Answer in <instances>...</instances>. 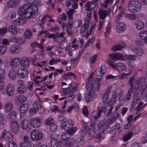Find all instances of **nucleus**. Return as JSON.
I'll list each match as a JSON object with an SVG mask.
<instances>
[{
  "label": "nucleus",
  "instance_id": "1",
  "mask_svg": "<svg viewBox=\"0 0 147 147\" xmlns=\"http://www.w3.org/2000/svg\"><path fill=\"white\" fill-rule=\"evenodd\" d=\"M18 14L21 17L29 19L36 13L38 14V8L29 4H24L19 7L18 9Z\"/></svg>",
  "mask_w": 147,
  "mask_h": 147
},
{
  "label": "nucleus",
  "instance_id": "2",
  "mask_svg": "<svg viewBox=\"0 0 147 147\" xmlns=\"http://www.w3.org/2000/svg\"><path fill=\"white\" fill-rule=\"evenodd\" d=\"M107 63L112 67L115 70H117L119 72H121L126 69L125 64L122 63H118L114 64V63L112 61L108 60L107 61Z\"/></svg>",
  "mask_w": 147,
  "mask_h": 147
},
{
  "label": "nucleus",
  "instance_id": "3",
  "mask_svg": "<svg viewBox=\"0 0 147 147\" xmlns=\"http://www.w3.org/2000/svg\"><path fill=\"white\" fill-rule=\"evenodd\" d=\"M140 3L137 1H130L128 4V9L132 13L138 11L140 9Z\"/></svg>",
  "mask_w": 147,
  "mask_h": 147
},
{
  "label": "nucleus",
  "instance_id": "4",
  "mask_svg": "<svg viewBox=\"0 0 147 147\" xmlns=\"http://www.w3.org/2000/svg\"><path fill=\"white\" fill-rule=\"evenodd\" d=\"M30 136L32 140L34 141H37L40 140L42 138V134L41 132L34 130L31 132Z\"/></svg>",
  "mask_w": 147,
  "mask_h": 147
},
{
  "label": "nucleus",
  "instance_id": "5",
  "mask_svg": "<svg viewBox=\"0 0 147 147\" xmlns=\"http://www.w3.org/2000/svg\"><path fill=\"white\" fill-rule=\"evenodd\" d=\"M103 104L104 105L102 106L101 107H98V116H95L94 117V118L95 119H96L100 116L101 114V112L105 113L107 111L108 109L107 107V103H103Z\"/></svg>",
  "mask_w": 147,
  "mask_h": 147
},
{
  "label": "nucleus",
  "instance_id": "6",
  "mask_svg": "<svg viewBox=\"0 0 147 147\" xmlns=\"http://www.w3.org/2000/svg\"><path fill=\"white\" fill-rule=\"evenodd\" d=\"M111 89V87L108 86L106 89V91L100 96V97L101 98V100H102L103 103H107V100L110 93Z\"/></svg>",
  "mask_w": 147,
  "mask_h": 147
},
{
  "label": "nucleus",
  "instance_id": "7",
  "mask_svg": "<svg viewBox=\"0 0 147 147\" xmlns=\"http://www.w3.org/2000/svg\"><path fill=\"white\" fill-rule=\"evenodd\" d=\"M74 124L72 121L69 119L61 123V127L62 129L67 130L69 128L73 127Z\"/></svg>",
  "mask_w": 147,
  "mask_h": 147
},
{
  "label": "nucleus",
  "instance_id": "8",
  "mask_svg": "<svg viewBox=\"0 0 147 147\" xmlns=\"http://www.w3.org/2000/svg\"><path fill=\"white\" fill-rule=\"evenodd\" d=\"M109 56L113 61L117 60H123L125 59V56L122 55L121 54L115 53L109 55Z\"/></svg>",
  "mask_w": 147,
  "mask_h": 147
},
{
  "label": "nucleus",
  "instance_id": "9",
  "mask_svg": "<svg viewBox=\"0 0 147 147\" xmlns=\"http://www.w3.org/2000/svg\"><path fill=\"white\" fill-rule=\"evenodd\" d=\"M30 123L32 127L35 128L39 127L41 124L40 119L38 117L31 119L30 120Z\"/></svg>",
  "mask_w": 147,
  "mask_h": 147
},
{
  "label": "nucleus",
  "instance_id": "10",
  "mask_svg": "<svg viewBox=\"0 0 147 147\" xmlns=\"http://www.w3.org/2000/svg\"><path fill=\"white\" fill-rule=\"evenodd\" d=\"M17 73L19 77L21 78H26L28 75V72L27 69L24 68H21L18 69Z\"/></svg>",
  "mask_w": 147,
  "mask_h": 147
},
{
  "label": "nucleus",
  "instance_id": "11",
  "mask_svg": "<svg viewBox=\"0 0 147 147\" xmlns=\"http://www.w3.org/2000/svg\"><path fill=\"white\" fill-rule=\"evenodd\" d=\"M4 138L6 140H7L9 142H12L13 139V136L11 132L9 131H5L2 134L1 138Z\"/></svg>",
  "mask_w": 147,
  "mask_h": 147
},
{
  "label": "nucleus",
  "instance_id": "12",
  "mask_svg": "<svg viewBox=\"0 0 147 147\" xmlns=\"http://www.w3.org/2000/svg\"><path fill=\"white\" fill-rule=\"evenodd\" d=\"M7 95L8 96H12L15 90L14 86L11 84L7 85L6 90Z\"/></svg>",
  "mask_w": 147,
  "mask_h": 147
},
{
  "label": "nucleus",
  "instance_id": "13",
  "mask_svg": "<svg viewBox=\"0 0 147 147\" xmlns=\"http://www.w3.org/2000/svg\"><path fill=\"white\" fill-rule=\"evenodd\" d=\"M21 51V47L17 45H13L10 48V52L13 54H16L20 52Z\"/></svg>",
  "mask_w": 147,
  "mask_h": 147
},
{
  "label": "nucleus",
  "instance_id": "14",
  "mask_svg": "<svg viewBox=\"0 0 147 147\" xmlns=\"http://www.w3.org/2000/svg\"><path fill=\"white\" fill-rule=\"evenodd\" d=\"M125 46V44L123 41H120L118 44L113 46L112 50L114 51L121 50L122 48H124Z\"/></svg>",
  "mask_w": 147,
  "mask_h": 147
},
{
  "label": "nucleus",
  "instance_id": "15",
  "mask_svg": "<svg viewBox=\"0 0 147 147\" xmlns=\"http://www.w3.org/2000/svg\"><path fill=\"white\" fill-rule=\"evenodd\" d=\"M101 79V78H96V79H92L90 85V90H92L94 86V85L96 83V87L98 89L100 86V81Z\"/></svg>",
  "mask_w": 147,
  "mask_h": 147
},
{
  "label": "nucleus",
  "instance_id": "16",
  "mask_svg": "<svg viewBox=\"0 0 147 147\" xmlns=\"http://www.w3.org/2000/svg\"><path fill=\"white\" fill-rule=\"evenodd\" d=\"M10 128L12 131L15 134H16L19 129V125L17 122L16 121L11 122L10 125Z\"/></svg>",
  "mask_w": 147,
  "mask_h": 147
},
{
  "label": "nucleus",
  "instance_id": "17",
  "mask_svg": "<svg viewBox=\"0 0 147 147\" xmlns=\"http://www.w3.org/2000/svg\"><path fill=\"white\" fill-rule=\"evenodd\" d=\"M105 121H104L102 120L98 124V127L99 129L103 127L104 128H103L102 130H105L106 133H107L108 132V131L110 129V127H109L105 125Z\"/></svg>",
  "mask_w": 147,
  "mask_h": 147
},
{
  "label": "nucleus",
  "instance_id": "18",
  "mask_svg": "<svg viewBox=\"0 0 147 147\" xmlns=\"http://www.w3.org/2000/svg\"><path fill=\"white\" fill-rule=\"evenodd\" d=\"M20 0H11L7 2V7L11 8L16 7L20 4Z\"/></svg>",
  "mask_w": 147,
  "mask_h": 147
},
{
  "label": "nucleus",
  "instance_id": "19",
  "mask_svg": "<svg viewBox=\"0 0 147 147\" xmlns=\"http://www.w3.org/2000/svg\"><path fill=\"white\" fill-rule=\"evenodd\" d=\"M99 69V71H98L96 74V76L97 77H101L104 74L106 71V68L103 65H100Z\"/></svg>",
  "mask_w": 147,
  "mask_h": 147
},
{
  "label": "nucleus",
  "instance_id": "20",
  "mask_svg": "<svg viewBox=\"0 0 147 147\" xmlns=\"http://www.w3.org/2000/svg\"><path fill=\"white\" fill-rule=\"evenodd\" d=\"M20 63V59L18 57H14L12 59L10 62V64L13 67H15L19 65Z\"/></svg>",
  "mask_w": 147,
  "mask_h": 147
},
{
  "label": "nucleus",
  "instance_id": "21",
  "mask_svg": "<svg viewBox=\"0 0 147 147\" xmlns=\"http://www.w3.org/2000/svg\"><path fill=\"white\" fill-rule=\"evenodd\" d=\"M125 26L123 23L120 22L117 25L116 30L118 32L121 33L125 30Z\"/></svg>",
  "mask_w": 147,
  "mask_h": 147
},
{
  "label": "nucleus",
  "instance_id": "22",
  "mask_svg": "<svg viewBox=\"0 0 147 147\" xmlns=\"http://www.w3.org/2000/svg\"><path fill=\"white\" fill-rule=\"evenodd\" d=\"M28 108V104H24L20 106L18 109V110L20 111L21 113H25L27 111Z\"/></svg>",
  "mask_w": 147,
  "mask_h": 147
},
{
  "label": "nucleus",
  "instance_id": "23",
  "mask_svg": "<svg viewBox=\"0 0 147 147\" xmlns=\"http://www.w3.org/2000/svg\"><path fill=\"white\" fill-rule=\"evenodd\" d=\"M77 130V127H72L66 130V134L70 136H72L75 133Z\"/></svg>",
  "mask_w": 147,
  "mask_h": 147
},
{
  "label": "nucleus",
  "instance_id": "24",
  "mask_svg": "<svg viewBox=\"0 0 147 147\" xmlns=\"http://www.w3.org/2000/svg\"><path fill=\"white\" fill-rule=\"evenodd\" d=\"M28 121L27 120L25 119L22 121L21 123V126L24 129H25L29 128L30 129L29 127L30 125Z\"/></svg>",
  "mask_w": 147,
  "mask_h": 147
},
{
  "label": "nucleus",
  "instance_id": "25",
  "mask_svg": "<svg viewBox=\"0 0 147 147\" xmlns=\"http://www.w3.org/2000/svg\"><path fill=\"white\" fill-rule=\"evenodd\" d=\"M76 88L74 86L71 85L69 87L66 88H62L61 91L64 93H67L71 91L75 92Z\"/></svg>",
  "mask_w": 147,
  "mask_h": 147
},
{
  "label": "nucleus",
  "instance_id": "26",
  "mask_svg": "<svg viewBox=\"0 0 147 147\" xmlns=\"http://www.w3.org/2000/svg\"><path fill=\"white\" fill-rule=\"evenodd\" d=\"M26 20L21 18H19L13 21V23L16 25H21L26 22Z\"/></svg>",
  "mask_w": 147,
  "mask_h": 147
},
{
  "label": "nucleus",
  "instance_id": "27",
  "mask_svg": "<svg viewBox=\"0 0 147 147\" xmlns=\"http://www.w3.org/2000/svg\"><path fill=\"white\" fill-rule=\"evenodd\" d=\"M98 14L99 16V18L100 19H104L106 18L107 15V11L103 9H99Z\"/></svg>",
  "mask_w": 147,
  "mask_h": 147
},
{
  "label": "nucleus",
  "instance_id": "28",
  "mask_svg": "<svg viewBox=\"0 0 147 147\" xmlns=\"http://www.w3.org/2000/svg\"><path fill=\"white\" fill-rule=\"evenodd\" d=\"M8 31L12 34H15L18 32L17 28L15 26H10L8 28Z\"/></svg>",
  "mask_w": 147,
  "mask_h": 147
},
{
  "label": "nucleus",
  "instance_id": "29",
  "mask_svg": "<svg viewBox=\"0 0 147 147\" xmlns=\"http://www.w3.org/2000/svg\"><path fill=\"white\" fill-rule=\"evenodd\" d=\"M21 63L22 66L26 67L29 64V61L27 58L24 57L21 59Z\"/></svg>",
  "mask_w": 147,
  "mask_h": 147
},
{
  "label": "nucleus",
  "instance_id": "30",
  "mask_svg": "<svg viewBox=\"0 0 147 147\" xmlns=\"http://www.w3.org/2000/svg\"><path fill=\"white\" fill-rule=\"evenodd\" d=\"M17 74L16 71L13 69H11L9 72V76L10 78L13 80L16 79Z\"/></svg>",
  "mask_w": 147,
  "mask_h": 147
},
{
  "label": "nucleus",
  "instance_id": "31",
  "mask_svg": "<svg viewBox=\"0 0 147 147\" xmlns=\"http://www.w3.org/2000/svg\"><path fill=\"white\" fill-rule=\"evenodd\" d=\"M5 110L6 111L9 112L13 107V105L10 102H7L4 105Z\"/></svg>",
  "mask_w": 147,
  "mask_h": 147
},
{
  "label": "nucleus",
  "instance_id": "32",
  "mask_svg": "<svg viewBox=\"0 0 147 147\" xmlns=\"http://www.w3.org/2000/svg\"><path fill=\"white\" fill-rule=\"evenodd\" d=\"M136 28L139 30H142L144 26V24L141 21H138L137 22H136Z\"/></svg>",
  "mask_w": 147,
  "mask_h": 147
},
{
  "label": "nucleus",
  "instance_id": "33",
  "mask_svg": "<svg viewBox=\"0 0 147 147\" xmlns=\"http://www.w3.org/2000/svg\"><path fill=\"white\" fill-rule=\"evenodd\" d=\"M27 90V88L24 86H20L17 88L18 92L20 94H23Z\"/></svg>",
  "mask_w": 147,
  "mask_h": 147
},
{
  "label": "nucleus",
  "instance_id": "34",
  "mask_svg": "<svg viewBox=\"0 0 147 147\" xmlns=\"http://www.w3.org/2000/svg\"><path fill=\"white\" fill-rule=\"evenodd\" d=\"M16 117V114L14 111L11 112L9 114V120L11 121H14Z\"/></svg>",
  "mask_w": 147,
  "mask_h": 147
},
{
  "label": "nucleus",
  "instance_id": "35",
  "mask_svg": "<svg viewBox=\"0 0 147 147\" xmlns=\"http://www.w3.org/2000/svg\"><path fill=\"white\" fill-rule=\"evenodd\" d=\"M119 115L118 113H117L116 115H113L111 120L108 121L107 123L108 125H110L117 119V118L119 117Z\"/></svg>",
  "mask_w": 147,
  "mask_h": 147
},
{
  "label": "nucleus",
  "instance_id": "36",
  "mask_svg": "<svg viewBox=\"0 0 147 147\" xmlns=\"http://www.w3.org/2000/svg\"><path fill=\"white\" fill-rule=\"evenodd\" d=\"M14 39L15 40V41L16 42L19 44H23L25 42L24 39H22V38L20 37H17L15 36L14 37Z\"/></svg>",
  "mask_w": 147,
  "mask_h": 147
},
{
  "label": "nucleus",
  "instance_id": "37",
  "mask_svg": "<svg viewBox=\"0 0 147 147\" xmlns=\"http://www.w3.org/2000/svg\"><path fill=\"white\" fill-rule=\"evenodd\" d=\"M139 36L141 39L145 40L147 38V31L144 30L141 31L140 33Z\"/></svg>",
  "mask_w": 147,
  "mask_h": 147
},
{
  "label": "nucleus",
  "instance_id": "38",
  "mask_svg": "<svg viewBox=\"0 0 147 147\" xmlns=\"http://www.w3.org/2000/svg\"><path fill=\"white\" fill-rule=\"evenodd\" d=\"M105 130H102L100 132L98 133L96 136V138L97 139H100L103 138V137L105 135Z\"/></svg>",
  "mask_w": 147,
  "mask_h": 147
},
{
  "label": "nucleus",
  "instance_id": "39",
  "mask_svg": "<svg viewBox=\"0 0 147 147\" xmlns=\"http://www.w3.org/2000/svg\"><path fill=\"white\" fill-rule=\"evenodd\" d=\"M66 119V117L63 115V114H60L58 115L57 117V120L59 121L61 123L65 122V121Z\"/></svg>",
  "mask_w": 147,
  "mask_h": 147
},
{
  "label": "nucleus",
  "instance_id": "40",
  "mask_svg": "<svg viewBox=\"0 0 147 147\" xmlns=\"http://www.w3.org/2000/svg\"><path fill=\"white\" fill-rule=\"evenodd\" d=\"M132 134V133L129 132L126 135L123 136V138L125 142L127 141L131 138Z\"/></svg>",
  "mask_w": 147,
  "mask_h": 147
},
{
  "label": "nucleus",
  "instance_id": "41",
  "mask_svg": "<svg viewBox=\"0 0 147 147\" xmlns=\"http://www.w3.org/2000/svg\"><path fill=\"white\" fill-rule=\"evenodd\" d=\"M33 107L35 109H39L41 107L40 102L38 101H35L33 104Z\"/></svg>",
  "mask_w": 147,
  "mask_h": 147
},
{
  "label": "nucleus",
  "instance_id": "42",
  "mask_svg": "<svg viewBox=\"0 0 147 147\" xmlns=\"http://www.w3.org/2000/svg\"><path fill=\"white\" fill-rule=\"evenodd\" d=\"M6 50V46L5 45L0 46V55H3Z\"/></svg>",
  "mask_w": 147,
  "mask_h": 147
},
{
  "label": "nucleus",
  "instance_id": "43",
  "mask_svg": "<svg viewBox=\"0 0 147 147\" xmlns=\"http://www.w3.org/2000/svg\"><path fill=\"white\" fill-rule=\"evenodd\" d=\"M17 99L19 102L22 103L26 101V98L23 95H20L17 97Z\"/></svg>",
  "mask_w": 147,
  "mask_h": 147
},
{
  "label": "nucleus",
  "instance_id": "44",
  "mask_svg": "<svg viewBox=\"0 0 147 147\" xmlns=\"http://www.w3.org/2000/svg\"><path fill=\"white\" fill-rule=\"evenodd\" d=\"M25 37L27 38H30L32 37V35L31 32L28 29L26 30L24 33Z\"/></svg>",
  "mask_w": 147,
  "mask_h": 147
},
{
  "label": "nucleus",
  "instance_id": "45",
  "mask_svg": "<svg viewBox=\"0 0 147 147\" xmlns=\"http://www.w3.org/2000/svg\"><path fill=\"white\" fill-rule=\"evenodd\" d=\"M124 56H125V59L127 58L129 60H135L136 58V55H125Z\"/></svg>",
  "mask_w": 147,
  "mask_h": 147
},
{
  "label": "nucleus",
  "instance_id": "46",
  "mask_svg": "<svg viewBox=\"0 0 147 147\" xmlns=\"http://www.w3.org/2000/svg\"><path fill=\"white\" fill-rule=\"evenodd\" d=\"M58 144L57 140H51L50 147H57Z\"/></svg>",
  "mask_w": 147,
  "mask_h": 147
},
{
  "label": "nucleus",
  "instance_id": "47",
  "mask_svg": "<svg viewBox=\"0 0 147 147\" xmlns=\"http://www.w3.org/2000/svg\"><path fill=\"white\" fill-rule=\"evenodd\" d=\"M91 95L90 91H87L85 96V99L87 102H90L91 100Z\"/></svg>",
  "mask_w": 147,
  "mask_h": 147
},
{
  "label": "nucleus",
  "instance_id": "48",
  "mask_svg": "<svg viewBox=\"0 0 147 147\" xmlns=\"http://www.w3.org/2000/svg\"><path fill=\"white\" fill-rule=\"evenodd\" d=\"M133 90L129 88L128 91V93L126 95L125 99L127 100H129L131 98V95L132 93Z\"/></svg>",
  "mask_w": 147,
  "mask_h": 147
},
{
  "label": "nucleus",
  "instance_id": "49",
  "mask_svg": "<svg viewBox=\"0 0 147 147\" xmlns=\"http://www.w3.org/2000/svg\"><path fill=\"white\" fill-rule=\"evenodd\" d=\"M126 17L130 20H135L136 18V16L134 14H127L126 15Z\"/></svg>",
  "mask_w": 147,
  "mask_h": 147
},
{
  "label": "nucleus",
  "instance_id": "50",
  "mask_svg": "<svg viewBox=\"0 0 147 147\" xmlns=\"http://www.w3.org/2000/svg\"><path fill=\"white\" fill-rule=\"evenodd\" d=\"M7 30V27H4L0 28V35L2 36L5 34Z\"/></svg>",
  "mask_w": 147,
  "mask_h": 147
},
{
  "label": "nucleus",
  "instance_id": "51",
  "mask_svg": "<svg viewBox=\"0 0 147 147\" xmlns=\"http://www.w3.org/2000/svg\"><path fill=\"white\" fill-rule=\"evenodd\" d=\"M111 30V25L110 24L108 25L107 27L106 28V31L105 33V36L107 37L109 34L110 31Z\"/></svg>",
  "mask_w": 147,
  "mask_h": 147
},
{
  "label": "nucleus",
  "instance_id": "52",
  "mask_svg": "<svg viewBox=\"0 0 147 147\" xmlns=\"http://www.w3.org/2000/svg\"><path fill=\"white\" fill-rule=\"evenodd\" d=\"M54 123V120L51 118H49L45 121L46 124L48 125H49V126L51 125H52V124Z\"/></svg>",
  "mask_w": 147,
  "mask_h": 147
},
{
  "label": "nucleus",
  "instance_id": "53",
  "mask_svg": "<svg viewBox=\"0 0 147 147\" xmlns=\"http://www.w3.org/2000/svg\"><path fill=\"white\" fill-rule=\"evenodd\" d=\"M24 141L20 143H25L26 144H30L29 142V139L28 136L26 135L23 137Z\"/></svg>",
  "mask_w": 147,
  "mask_h": 147
},
{
  "label": "nucleus",
  "instance_id": "54",
  "mask_svg": "<svg viewBox=\"0 0 147 147\" xmlns=\"http://www.w3.org/2000/svg\"><path fill=\"white\" fill-rule=\"evenodd\" d=\"M95 132L93 129H89L88 131V134L89 137L90 138V139H92V138L94 137V135Z\"/></svg>",
  "mask_w": 147,
  "mask_h": 147
},
{
  "label": "nucleus",
  "instance_id": "55",
  "mask_svg": "<svg viewBox=\"0 0 147 147\" xmlns=\"http://www.w3.org/2000/svg\"><path fill=\"white\" fill-rule=\"evenodd\" d=\"M51 130L52 131H54L57 128V125L55 123L49 126Z\"/></svg>",
  "mask_w": 147,
  "mask_h": 147
},
{
  "label": "nucleus",
  "instance_id": "56",
  "mask_svg": "<svg viewBox=\"0 0 147 147\" xmlns=\"http://www.w3.org/2000/svg\"><path fill=\"white\" fill-rule=\"evenodd\" d=\"M134 76L133 75L132 77L129 79V83L130 86H131V87L129 88H131V90H133V81L134 80Z\"/></svg>",
  "mask_w": 147,
  "mask_h": 147
},
{
  "label": "nucleus",
  "instance_id": "57",
  "mask_svg": "<svg viewBox=\"0 0 147 147\" xmlns=\"http://www.w3.org/2000/svg\"><path fill=\"white\" fill-rule=\"evenodd\" d=\"M79 132L80 134L85 135L87 132V129L81 127Z\"/></svg>",
  "mask_w": 147,
  "mask_h": 147
},
{
  "label": "nucleus",
  "instance_id": "58",
  "mask_svg": "<svg viewBox=\"0 0 147 147\" xmlns=\"http://www.w3.org/2000/svg\"><path fill=\"white\" fill-rule=\"evenodd\" d=\"M136 53L138 56H141L144 53V51L142 49L138 48L136 50Z\"/></svg>",
  "mask_w": 147,
  "mask_h": 147
},
{
  "label": "nucleus",
  "instance_id": "59",
  "mask_svg": "<svg viewBox=\"0 0 147 147\" xmlns=\"http://www.w3.org/2000/svg\"><path fill=\"white\" fill-rule=\"evenodd\" d=\"M89 20L87 19H85V22L84 25V28L85 29H87L89 28Z\"/></svg>",
  "mask_w": 147,
  "mask_h": 147
},
{
  "label": "nucleus",
  "instance_id": "60",
  "mask_svg": "<svg viewBox=\"0 0 147 147\" xmlns=\"http://www.w3.org/2000/svg\"><path fill=\"white\" fill-rule=\"evenodd\" d=\"M58 137V135L55 133L52 134L50 136V138L51 139V140H57V139Z\"/></svg>",
  "mask_w": 147,
  "mask_h": 147
},
{
  "label": "nucleus",
  "instance_id": "61",
  "mask_svg": "<svg viewBox=\"0 0 147 147\" xmlns=\"http://www.w3.org/2000/svg\"><path fill=\"white\" fill-rule=\"evenodd\" d=\"M144 40L141 39H138L136 41V43L139 46L142 45L144 43Z\"/></svg>",
  "mask_w": 147,
  "mask_h": 147
},
{
  "label": "nucleus",
  "instance_id": "62",
  "mask_svg": "<svg viewBox=\"0 0 147 147\" xmlns=\"http://www.w3.org/2000/svg\"><path fill=\"white\" fill-rule=\"evenodd\" d=\"M140 130V128L138 126H135L132 129V131L134 134L138 133Z\"/></svg>",
  "mask_w": 147,
  "mask_h": 147
},
{
  "label": "nucleus",
  "instance_id": "63",
  "mask_svg": "<svg viewBox=\"0 0 147 147\" xmlns=\"http://www.w3.org/2000/svg\"><path fill=\"white\" fill-rule=\"evenodd\" d=\"M33 83L31 82H28L27 85V88L30 90H32L33 88Z\"/></svg>",
  "mask_w": 147,
  "mask_h": 147
},
{
  "label": "nucleus",
  "instance_id": "64",
  "mask_svg": "<svg viewBox=\"0 0 147 147\" xmlns=\"http://www.w3.org/2000/svg\"><path fill=\"white\" fill-rule=\"evenodd\" d=\"M8 147H17L15 143L13 141L9 142L8 143Z\"/></svg>",
  "mask_w": 147,
  "mask_h": 147
}]
</instances>
